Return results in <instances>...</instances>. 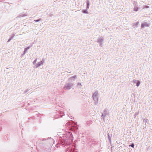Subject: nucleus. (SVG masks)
<instances>
[{"mask_svg":"<svg viewBox=\"0 0 152 152\" xmlns=\"http://www.w3.org/2000/svg\"><path fill=\"white\" fill-rule=\"evenodd\" d=\"M102 116L103 117V118H105V115H104L103 114H102Z\"/></svg>","mask_w":152,"mask_h":152,"instance_id":"412c9836","label":"nucleus"},{"mask_svg":"<svg viewBox=\"0 0 152 152\" xmlns=\"http://www.w3.org/2000/svg\"><path fill=\"white\" fill-rule=\"evenodd\" d=\"M104 38L102 37H99L98 38L97 40V42L98 43L99 45L102 47V44L104 42Z\"/></svg>","mask_w":152,"mask_h":152,"instance_id":"7ed1b4c3","label":"nucleus"},{"mask_svg":"<svg viewBox=\"0 0 152 152\" xmlns=\"http://www.w3.org/2000/svg\"><path fill=\"white\" fill-rule=\"evenodd\" d=\"M77 78V76L75 75L72 76L68 78V80L69 82H73L75 81Z\"/></svg>","mask_w":152,"mask_h":152,"instance_id":"39448f33","label":"nucleus"},{"mask_svg":"<svg viewBox=\"0 0 152 152\" xmlns=\"http://www.w3.org/2000/svg\"><path fill=\"white\" fill-rule=\"evenodd\" d=\"M149 8V7L148 6H144L143 7V8Z\"/></svg>","mask_w":152,"mask_h":152,"instance_id":"a211bd4d","label":"nucleus"},{"mask_svg":"<svg viewBox=\"0 0 152 152\" xmlns=\"http://www.w3.org/2000/svg\"><path fill=\"white\" fill-rule=\"evenodd\" d=\"M88 9H87V8H86V10H82V12L83 13L88 14Z\"/></svg>","mask_w":152,"mask_h":152,"instance_id":"9b49d317","label":"nucleus"},{"mask_svg":"<svg viewBox=\"0 0 152 152\" xmlns=\"http://www.w3.org/2000/svg\"><path fill=\"white\" fill-rule=\"evenodd\" d=\"M73 86V84L71 83H66L64 87L65 90H69Z\"/></svg>","mask_w":152,"mask_h":152,"instance_id":"f03ea898","label":"nucleus"},{"mask_svg":"<svg viewBox=\"0 0 152 152\" xmlns=\"http://www.w3.org/2000/svg\"><path fill=\"white\" fill-rule=\"evenodd\" d=\"M86 1L87 3V6L86 8L87 9H88L89 7L90 2L88 0H87Z\"/></svg>","mask_w":152,"mask_h":152,"instance_id":"1a4fd4ad","label":"nucleus"},{"mask_svg":"<svg viewBox=\"0 0 152 152\" xmlns=\"http://www.w3.org/2000/svg\"><path fill=\"white\" fill-rule=\"evenodd\" d=\"M37 58H36L34 60L32 64H33V65H34V66H35V64H37V63H36L37 61Z\"/></svg>","mask_w":152,"mask_h":152,"instance_id":"ddd939ff","label":"nucleus"},{"mask_svg":"<svg viewBox=\"0 0 152 152\" xmlns=\"http://www.w3.org/2000/svg\"><path fill=\"white\" fill-rule=\"evenodd\" d=\"M29 48H30V47H29L25 48L24 49V50L23 52V55H24V54H25L26 53L27 50H28L29 49Z\"/></svg>","mask_w":152,"mask_h":152,"instance_id":"9d476101","label":"nucleus"},{"mask_svg":"<svg viewBox=\"0 0 152 152\" xmlns=\"http://www.w3.org/2000/svg\"><path fill=\"white\" fill-rule=\"evenodd\" d=\"M40 21V19H38V20H34V21L39 22V21Z\"/></svg>","mask_w":152,"mask_h":152,"instance_id":"aec40b11","label":"nucleus"},{"mask_svg":"<svg viewBox=\"0 0 152 152\" xmlns=\"http://www.w3.org/2000/svg\"><path fill=\"white\" fill-rule=\"evenodd\" d=\"M99 97V94L97 90L96 91L92 93V98L95 105H97L98 103Z\"/></svg>","mask_w":152,"mask_h":152,"instance_id":"f257e3e1","label":"nucleus"},{"mask_svg":"<svg viewBox=\"0 0 152 152\" xmlns=\"http://www.w3.org/2000/svg\"><path fill=\"white\" fill-rule=\"evenodd\" d=\"M134 143L132 144L131 145H129V146H131L132 148H134Z\"/></svg>","mask_w":152,"mask_h":152,"instance_id":"6ab92c4d","label":"nucleus"},{"mask_svg":"<svg viewBox=\"0 0 152 152\" xmlns=\"http://www.w3.org/2000/svg\"><path fill=\"white\" fill-rule=\"evenodd\" d=\"M82 86L83 85L81 83L79 82L77 84L76 86V88L79 91H82V89H83V88H82Z\"/></svg>","mask_w":152,"mask_h":152,"instance_id":"0eeeda50","label":"nucleus"},{"mask_svg":"<svg viewBox=\"0 0 152 152\" xmlns=\"http://www.w3.org/2000/svg\"><path fill=\"white\" fill-rule=\"evenodd\" d=\"M138 10V8L137 6H134V11L137 12V11Z\"/></svg>","mask_w":152,"mask_h":152,"instance_id":"4468645a","label":"nucleus"},{"mask_svg":"<svg viewBox=\"0 0 152 152\" xmlns=\"http://www.w3.org/2000/svg\"><path fill=\"white\" fill-rule=\"evenodd\" d=\"M138 114V113H135L134 115V118H135L137 115Z\"/></svg>","mask_w":152,"mask_h":152,"instance_id":"f3484780","label":"nucleus"},{"mask_svg":"<svg viewBox=\"0 0 152 152\" xmlns=\"http://www.w3.org/2000/svg\"><path fill=\"white\" fill-rule=\"evenodd\" d=\"M150 25L149 23L146 22H143L141 24V27L142 28H144L145 27H148Z\"/></svg>","mask_w":152,"mask_h":152,"instance_id":"423d86ee","label":"nucleus"},{"mask_svg":"<svg viewBox=\"0 0 152 152\" xmlns=\"http://www.w3.org/2000/svg\"><path fill=\"white\" fill-rule=\"evenodd\" d=\"M13 37H12L9 40H8V42H9V41H10L12 39V38Z\"/></svg>","mask_w":152,"mask_h":152,"instance_id":"4be33fe9","label":"nucleus"},{"mask_svg":"<svg viewBox=\"0 0 152 152\" xmlns=\"http://www.w3.org/2000/svg\"><path fill=\"white\" fill-rule=\"evenodd\" d=\"M133 82L134 83H135L136 84V86L137 87H138L140 84V81L139 80H134L133 81Z\"/></svg>","mask_w":152,"mask_h":152,"instance_id":"6e6552de","label":"nucleus"},{"mask_svg":"<svg viewBox=\"0 0 152 152\" xmlns=\"http://www.w3.org/2000/svg\"><path fill=\"white\" fill-rule=\"evenodd\" d=\"M45 63V61L44 59H42L41 61L38 62L35 66H34V68H37L42 65L44 64Z\"/></svg>","mask_w":152,"mask_h":152,"instance_id":"20e7f679","label":"nucleus"},{"mask_svg":"<svg viewBox=\"0 0 152 152\" xmlns=\"http://www.w3.org/2000/svg\"><path fill=\"white\" fill-rule=\"evenodd\" d=\"M143 121L145 123H147L148 122V120L147 119H144Z\"/></svg>","mask_w":152,"mask_h":152,"instance_id":"dca6fc26","label":"nucleus"},{"mask_svg":"<svg viewBox=\"0 0 152 152\" xmlns=\"http://www.w3.org/2000/svg\"><path fill=\"white\" fill-rule=\"evenodd\" d=\"M139 23V22H136L135 23H134L133 26V27L134 28H135L136 27V26H137V25H138Z\"/></svg>","mask_w":152,"mask_h":152,"instance_id":"f8f14e48","label":"nucleus"},{"mask_svg":"<svg viewBox=\"0 0 152 152\" xmlns=\"http://www.w3.org/2000/svg\"><path fill=\"white\" fill-rule=\"evenodd\" d=\"M27 15L26 14H24L23 15H20L19 17H24V16H26Z\"/></svg>","mask_w":152,"mask_h":152,"instance_id":"2eb2a0df","label":"nucleus"}]
</instances>
